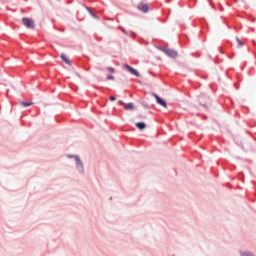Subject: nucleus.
<instances>
[{"mask_svg":"<svg viewBox=\"0 0 256 256\" xmlns=\"http://www.w3.org/2000/svg\"><path fill=\"white\" fill-rule=\"evenodd\" d=\"M22 23L26 29H35V21L31 18H22Z\"/></svg>","mask_w":256,"mask_h":256,"instance_id":"obj_1","label":"nucleus"},{"mask_svg":"<svg viewBox=\"0 0 256 256\" xmlns=\"http://www.w3.org/2000/svg\"><path fill=\"white\" fill-rule=\"evenodd\" d=\"M160 51H163V53H165V55L168 57H171V59H177V51L175 50L160 48Z\"/></svg>","mask_w":256,"mask_h":256,"instance_id":"obj_2","label":"nucleus"},{"mask_svg":"<svg viewBox=\"0 0 256 256\" xmlns=\"http://www.w3.org/2000/svg\"><path fill=\"white\" fill-rule=\"evenodd\" d=\"M119 103L123 105L125 111H133V109H135V105H133V103H125L121 100L119 101Z\"/></svg>","mask_w":256,"mask_h":256,"instance_id":"obj_3","label":"nucleus"},{"mask_svg":"<svg viewBox=\"0 0 256 256\" xmlns=\"http://www.w3.org/2000/svg\"><path fill=\"white\" fill-rule=\"evenodd\" d=\"M153 97L156 99L158 105L167 109V102H165V100L161 99L157 94H153Z\"/></svg>","mask_w":256,"mask_h":256,"instance_id":"obj_4","label":"nucleus"},{"mask_svg":"<svg viewBox=\"0 0 256 256\" xmlns=\"http://www.w3.org/2000/svg\"><path fill=\"white\" fill-rule=\"evenodd\" d=\"M125 69H127V71L131 74L134 75V77H139V73L136 69H134L133 67L129 66V65H125Z\"/></svg>","mask_w":256,"mask_h":256,"instance_id":"obj_5","label":"nucleus"},{"mask_svg":"<svg viewBox=\"0 0 256 256\" xmlns=\"http://www.w3.org/2000/svg\"><path fill=\"white\" fill-rule=\"evenodd\" d=\"M137 9L139 11H142V13H147L149 11V5L147 4H144V3H140L138 6H137Z\"/></svg>","mask_w":256,"mask_h":256,"instance_id":"obj_6","label":"nucleus"},{"mask_svg":"<svg viewBox=\"0 0 256 256\" xmlns=\"http://www.w3.org/2000/svg\"><path fill=\"white\" fill-rule=\"evenodd\" d=\"M60 57H61L62 61H64V63H66L67 65H71V60H69V58L67 57V55L61 54Z\"/></svg>","mask_w":256,"mask_h":256,"instance_id":"obj_7","label":"nucleus"},{"mask_svg":"<svg viewBox=\"0 0 256 256\" xmlns=\"http://www.w3.org/2000/svg\"><path fill=\"white\" fill-rule=\"evenodd\" d=\"M135 125H136L137 129H140V131H143V129H145V127H147L145 122H138Z\"/></svg>","mask_w":256,"mask_h":256,"instance_id":"obj_8","label":"nucleus"},{"mask_svg":"<svg viewBox=\"0 0 256 256\" xmlns=\"http://www.w3.org/2000/svg\"><path fill=\"white\" fill-rule=\"evenodd\" d=\"M74 159L76 161L77 167L83 168V163H81V159H79V156H74Z\"/></svg>","mask_w":256,"mask_h":256,"instance_id":"obj_9","label":"nucleus"},{"mask_svg":"<svg viewBox=\"0 0 256 256\" xmlns=\"http://www.w3.org/2000/svg\"><path fill=\"white\" fill-rule=\"evenodd\" d=\"M21 105H23V107H31V105H33V102H21Z\"/></svg>","mask_w":256,"mask_h":256,"instance_id":"obj_10","label":"nucleus"},{"mask_svg":"<svg viewBox=\"0 0 256 256\" xmlns=\"http://www.w3.org/2000/svg\"><path fill=\"white\" fill-rule=\"evenodd\" d=\"M236 43L237 47H241L243 45V42L241 41V39H239V37H236Z\"/></svg>","mask_w":256,"mask_h":256,"instance_id":"obj_11","label":"nucleus"},{"mask_svg":"<svg viewBox=\"0 0 256 256\" xmlns=\"http://www.w3.org/2000/svg\"><path fill=\"white\" fill-rule=\"evenodd\" d=\"M87 10L89 11L90 15L92 17H94V19H97V15L93 14V12H91V9L90 8H87Z\"/></svg>","mask_w":256,"mask_h":256,"instance_id":"obj_12","label":"nucleus"},{"mask_svg":"<svg viewBox=\"0 0 256 256\" xmlns=\"http://www.w3.org/2000/svg\"><path fill=\"white\" fill-rule=\"evenodd\" d=\"M107 71H109V73H115V68L113 67H108Z\"/></svg>","mask_w":256,"mask_h":256,"instance_id":"obj_13","label":"nucleus"},{"mask_svg":"<svg viewBox=\"0 0 256 256\" xmlns=\"http://www.w3.org/2000/svg\"><path fill=\"white\" fill-rule=\"evenodd\" d=\"M107 79H108V81H113V79H115V78L113 77V75L109 74V75H107Z\"/></svg>","mask_w":256,"mask_h":256,"instance_id":"obj_14","label":"nucleus"},{"mask_svg":"<svg viewBox=\"0 0 256 256\" xmlns=\"http://www.w3.org/2000/svg\"><path fill=\"white\" fill-rule=\"evenodd\" d=\"M241 256H253L251 253L244 252L241 254Z\"/></svg>","mask_w":256,"mask_h":256,"instance_id":"obj_15","label":"nucleus"},{"mask_svg":"<svg viewBox=\"0 0 256 256\" xmlns=\"http://www.w3.org/2000/svg\"><path fill=\"white\" fill-rule=\"evenodd\" d=\"M110 101H116L115 96H110Z\"/></svg>","mask_w":256,"mask_h":256,"instance_id":"obj_16","label":"nucleus"}]
</instances>
